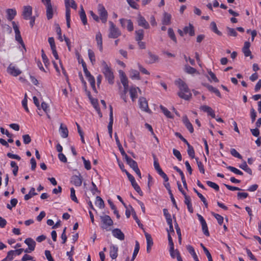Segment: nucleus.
<instances>
[{
	"mask_svg": "<svg viewBox=\"0 0 261 261\" xmlns=\"http://www.w3.org/2000/svg\"><path fill=\"white\" fill-rule=\"evenodd\" d=\"M175 84L179 89L177 93L178 96L185 100H189L192 97V93L186 83L181 79H178L175 81Z\"/></svg>",
	"mask_w": 261,
	"mask_h": 261,
	"instance_id": "obj_1",
	"label": "nucleus"
},
{
	"mask_svg": "<svg viewBox=\"0 0 261 261\" xmlns=\"http://www.w3.org/2000/svg\"><path fill=\"white\" fill-rule=\"evenodd\" d=\"M101 63L102 66V72L104 74L106 79L108 81L109 84H113L114 76L111 68L104 60L101 61Z\"/></svg>",
	"mask_w": 261,
	"mask_h": 261,
	"instance_id": "obj_2",
	"label": "nucleus"
},
{
	"mask_svg": "<svg viewBox=\"0 0 261 261\" xmlns=\"http://www.w3.org/2000/svg\"><path fill=\"white\" fill-rule=\"evenodd\" d=\"M110 24L108 37L110 38H117L121 35V32L116 25L111 21L109 22Z\"/></svg>",
	"mask_w": 261,
	"mask_h": 261,
	"instance_id": "obj_3",
	"label": "nucleus"
},
{
	"mask_svg": "<svg viewBox=\"0 0 261 261\" xmlns=\"http://www.w3.org/2000/svg\"><path fill=\"white\" fill-rule=\"evenodd\" d=\"M100 219L101 222V228L103 229L109 230V228L113 225V221L111 217L107 215L101 216Z\"/></svg>",
	"mask_w": 261,
	"mask_h": 261,
	"instance_id": "obj_4",
	"label": "nucleus"
},
{
	"mask_svg": "<svg viewBox=\"0 0 261 261\" xmlns=\"http://www.w3.org/2000/svg\"><path fill=\"white\" fill-rule=\"evenodd\" d=\"M97 12L100 17L99 19H100L102 23H105L107 21L108 12L102 4L98 5Z\"/></svg>",
	"mask_w": 261,
	"mask_h": 261,
	"instance_id": "obj_5",
	"label": "nucleus"
},
{
	"mask_svg": "<svg viewBox=\"0 0 261 261\" xmlns=\"http://www.w3.org/2000/svg\"><path fill=\"white\" fill-rule=\"evenodd\" d=\"M153 165L155 170L159 173V174L162 176V177L164 179L165 182L168 181L169 178L167 175L163 172L162 169L160 166L159 163L158 161V159H156L155 155H153Z\"/></svg>",
	"mask_w": 261,
	"mask_h": 261,
	"instance_id": "obj_6",
	"label": "nucleus"
},
{
	"mask_svg": "<svg viewBox=\"0 0 261 261\" xmlns=\"http://www.w3.org/2000/svg\"><path fill=\"white\" fill-rule=\"evenodd\" d=\"M12 23L15 34V40L21 44L23 48H25V45L21 36L18 27L15 21H12Z\"/></svg>",
	"mask_w": 261,
	"mask_h": 261,
	"instance_id": "obj_7",
	"label": "nucleus"
},
{
	"mask_svg": "<svg viewBox=\"0 0 261 261\" xmlns=\"http://www.w3.org/2000/svg\"><path fill=\"white\" fill-rule=\"evenodd\" d=\"M46 9V17L48 20L51 19L54 15V8L51 3V0L42 2Z\"/></svg>",
	"mask_w": 261,
	"mask_h": 261,
	"instance_id": "obj_8",
	"label": "nucleus"
},
{
	"mask_svg": "<svg viewBox=\"0 0 261 261\" xmlns=\"http://www.w3.org/2000/svg\"><path fill=\"white\" fill-rule=\"evenodd\" d=\"M7 70L8 73L14 76H17L21 73V71L12 63L9 65Z\"/></svg>",
	"mask_w": 261,
	"mask_h": 261,
	"instance_id": "obj_9",
	"label": "nucleus"
},
{
	"mask_svg": "<svg viewBox=\"0 0 261 261\" xmlns=\"http://www.w3.org/2000/svg\"><path fill=\"white\" fill-rule=\"evenodd\" d=\"M139 105L140 108L142 111L146 112H149L150 111L148 105V102L145 97H141L139 98Z\"/></svg>",
	"mask_w": 261,
	"mask_h": 261,
	"instance_id": "obj_10",
	"label": "nucleus"
},
{
	"mask_svg": "<svg viewBox=\"0 0 261 261\" xmlns=\"http://www.w3.org/2000/svg\"><path fill=\"white\" fill-rule=\"evenodd\" d=\"M32 7L31 6H24L23 7L22 16L25 20H29L32 14Z\"/></svg>",
	"mask_w": 261,
	"mask_h": 261,
	"instance_id": "obj_11",
	"label": "nucleus"
},
{
	"mask_svg": "<svg viewBox=\"0 0 261 261\" xmlns=\"http://www.w3.org/2000/svg\"><path fill=\"white\" fill-rule=\"evenodd\" d=\"M65 6L66 8V20L67 23V27L69 28L70 27V9H69V0H64Z\"/></svg>",
	"mask_w": 261,
	"mask_h": 261,
	"instance_id": "obj_12",
	"label": "nucleus"
},
{
	"mask_svg": "<svg viewBox=\"0 0 261 261\" xmlns=\"http://www.w3.org/2000/svg\"><path fill=\"white\" fill-rule=\"evenodd\" d=\"M137 22L138 25L140 27H143L145 29L149 28V24L148 22L146 20L145 18L140 14L138 16Z\"/></svg>",
	"mask_w": 261,
	"mask_h": 261,
	"instance_id": "obj_13",
	"label": "nucleus"
},
{
	"mask_svg": "<svg viewBox=\"0 0 261 261\" xmlns=\"http://www.w3.org/2000/svg\"><path fill=\"white\" fill-rule=\"evenodd\" d=\"M83 178L81 174L79 175H73L71 177V182L75 186L80 187L82 185Z\"/></svg>",
	"mask_w": 261,
	"mask_h": 261,
	"instance_id": "obj_14",
	"label": "nucleus"
},
{
	"mask_svg": "<svg viewBox=\"0 0 261 261\" xmlns=\"http://www.w3.org/2000/svg\"><path fill=\"white\" fill-rule=\"evenodd\" d=\"M138 92L141 94V91L138 87H131L129 89V93L132 100L134 101L138 97Z\"/></svg>",
	"mask_w": 261,
	"mask_h": 261,
	"instance_id": "obj_15",
	"label": "nucleus"
},
{
	"mask_svg": "<svg viewBox=\"0 0 261 261\" xmlns=\"http://www.w3.org/2000/svg\"><path fill=\"white\" fill-rule=\"evenodd\" d=\"M113 236L117 239L123 241L124 240L125 236L124 233L119 228H115L112 230Z\"/></svg>",
	"mask_w": 261,
	"mask_h": 261,
	"instance_id": "obj_16",
	"label": "nucleus"
},
{
	"mask_svg": "<svg viewBox=\"0 0 261 261\" xmlns=\"http://www.w3.org/2000/svg\"><path fill=\"white\" fill-rule=\"evenodd\" d=\"M145 236L147 241V252H150L151 247L153 245V240L150 234L147 232H145Z\"/></svg>",
	"mask_w": 261,
	"mask_h": 261,
	"instance_id": "obj_17",
	"label": "nucleus"
},
{
	"mask_svg": "<svg viewBox=\"0 0 261 261\" xmlns=\"http://www.w3.org/2000/svg\"><path fill=\"white\" fill-rule=\"evenodd\" d=\"M182 121L187 128L189 130L191 133H193L194 132V128L192 124L190 122L188 119L187 116L186 115L184 116L182 118Z\"/></svg>",
	"mask_w": 261,
	"mask_h": 261,
	"instance_id": "obj_18",
	"label": "nucleus"
},
{
	"mask_svg": "<svg viewBox=\"0 0 261 261\" xmlns=\"http://www.w3.org/2000/svg\"><path fill=\"white\" fill-rule=\"evenodd\" d=\"M118 248L115 245L110 247V255L112 259H116L118 256Z\"/></svg>",
	"mask_w": 261,
	"mask_h": 261,
	"instance_id": "obj_19",
	"label": "nucleus"
},
{
	"mask_svg": "<svg viewBox=\"0 0 261 261\" xmlns=\"http://www.w3.org/2000/svg\"><path fill=\"white\" fill-rule=\"evenodd\" d=\"M250 44L249 42L246 41L244 43V46L243 48V52L244 54L245 57L250 56V58L252 59L251 53L249 49Z\"/></svg>",
	"mask_w": 261,
	"mask_h": 261,
	"instance_id": "obj_20",
	"label": "nucleus"
},
{
	"mask_svg": "<svg viewBox=\"0 0 261 261\" xmlns=\"http://www.w3.org/2000/svg\"><path fill=\"white\" fill-rule=\"evenodd\" d=\"M24 243L28 246L30 251H34L36 246V242L31 238H27L25 240Z\"/></svg>",
	"mask_w": 261,
	"mask_h": 261,
	"instance_id": "obj_21",
	"label": "nucleus"
},
{
	"mask_svg": "<svg viewBox=\"0 0 261 261\" xmlns=\"http://www.w3.org/2000/svg\"><path fill=\"white\" fill-rule=\"evenodd\" d=\"M59 132L62 138H67L68 136V130L66 126L63 125L62 123L61 124Z\"/></svg>",
	"mask_w": 261,
	"mask_h": 261,
	"instance_id": "obj_22",
	"label": "nucleus"
},
{
	"mask_svg": "<svg viewBox=\"0 0 261 261\" xmlns=\"http://www.w3.org/2000/svg\"><path fill=\"white\" fill-rule=\"evenodd\" d=\"M171 15L165 12L163 15V18L162 19V24L163 25H169L171 23Z\"/></svg>",
	"mask_w": 261,
	"mask_h": 261,
	"instance_id": "obj_23",
	"label": "nucleus"
},
{
	"mask_svg": "<svg viewBox=\"0 0 261 261\" xmlns=\"http://www.w3.org/2000/svg\"><path fill=\"white\" fill-rule=\"evenodd\" d=\"M203 85L207 88V89L211 92L214 93L217 96L221 97V95L219 90L212 86L208 84H204Z\"/></svg>",
	"mask_w": 261,
	"mask_h": 261,
	"instance_id": "obj_24",
	"label": "nucleus"
},
{
	"mask_svg": "<svg viewBox=\"0 0 261 261\" xmlns=\"http://www.w3.org/2000/svg\"><path fill=\"white\" fill-rule=\"evenodd\" d=\"M185 203L187 205V207L188 209V211L190 213H193V208L192 207V203H191V198L188 195H185Z\"/></svg>",
	"mask_w": 261,
	"mask_h": 261,
	"instance_id": "obj_25",
	"label": "nucleus"
},
{
	"mask_svg": "<svg viewBox=\"0 0 261 261\" xmlns=\"http://www.w3.org/2000/svg\"><path fill=\"white\" fill-rule=\"evenodd\" d=\"M168 240L169 244L170 246V249H169L170 254L171 257H173V256H174L173 252H176V251H178V250H174V243L173 242L171 235L169 233H168Z\"/></svg>",
	"mask_w": 261,
	"mask_h": 261,
	"instance_id": "obj_26",
	"label": "nucleus"
},
{
	"mask_svg": "<svg viewBox=\"0 0 261 261\" xmlns=\"http://www.w3.org/2000/svg\"><path fill=\"white\" fill-rule=\"evenodd\" d=\"M7 14V19L11 21L16 15V11L13 9H8L6 11Z\"/></svg>",
	"mask_w": 261,
	"mask_h": 261,
	"instance_id": "obj_27",
	"label": "nucleus"
},
{
	"mask_svg": "<svg viewBox=\"0 0 261 261\" xmlns=\"http://www.w3.org/2000/svg\"><path fill=\"white\" fill-rule=\"evenodd\" d=\"M96 40L97 45L100 51L102 50V35L100 32H98L96 35Z\"/></svg>",
	"mask_w": 261,
	"mask_h": 261,
	"instance_id": "obj_28",
	"label": "nucleus"
},
{
	"mask_svg": "<svg viewBox=\"0 0 261 261\" xmlns=\"http://www.w3.org/2000/svg\"><path fill=\"white\" fill-rule=\"evenodd\" d=\"M184 32L185 34H189L191 36L195 35L194 27L191 24H190L189 26L184 28Z\"/></svg>",
	"mask_w": 261,
	"mask_h": 261,
	"instance_id": "obj_29",
	"label": "nucleus"
},
{
	"mask_svg": "<svg viewBox=\"0 0 261 261\" xmlns=\"http://www.w3.org/2000/svg\"><path fill=\"white\" fill-rule=\"evenodd\" d=\"M126 161L127 164L129 166L130 168H132L133 170L134 169H136V167H138V164L137 163L129 158V156L126 159H125Z\"/></svg>",
	"mask_w": 261,
	"mask_h": 261,
	"instance_id": "obj_30",
	"label": "nucleus"
},
{
	"mask_svg": "<svg viewBox=\"0 0 261 261\" xmlns=\"http://www.w3.org/2000/svg\"><path fill=\"white\" fill-rule=\"evenodd\" d=\"M135 39L137 41H141L144 38V31L142 29L136 31Z\"/></svg>",
	"mask_w": 261,
	"mask_h": 261,
	"instance_id": "obj_31",
	"label": "nucleus"
},
{
	"mask_svg": "<svg viewBox=\"0 0 261 261\" xmlns=\"http://www.w3.org/2000/svg\"><path fill=\"white\" fill-rule=\"evenodd\" d=\"M187 249L189 251V252L191 254V255L193 256L194 259L195 261H197L198 259V258L197 257V255H196V253L195 252L194 248L191 246V245H188L187 246Z\"/></svg>",
	"mask_w": 261,
	"mask_h": 261,
	"instance_id": "obj_32",
	"label": "nucleus"
},
{
	"mask_svg": "<svg viewBox=\"0 0 261 261\" xmlns=\"http://www.w3.org/2000/svg\"><path fill=\"white\" fill-rule=\"evenodd\" d=\"M23 251V249H16L15 250H11V251H9V252H12V253H11V255H10V260H13V259L14 258V256H15V255H20L22 252Z\"/></svg>",
	"mask_w": 261,
	"mask_h": 261,
	"instance_id": "obj_33",
	"label": "nucleus"
},
{
	"mask_svg": "<svg viewBox=\"0 0 261 261\" xmlns=\"http://www.w3.org/2000/svg\"><path fill=\"white\" fill-rule=\"evenodd\" d=\"M148 57L149 58V60L148 61L149 63L152 64L157 62L159 60L158 56L152 54L151 52L148 53Z\"/></svg>",
	"mask_w": 261,
	"mask_h": 261,
	"instance_id": "obj_34",
	"label": "nucleus"
},
{
	"mask_svg": "<svg viewBox=\"0 0 261 261\" xmlns=\"http://www.w3.org/2000/svg\"><path fill=\"white\" fill-rule=\"evenodd\" d=\"M160 108L161 110H162V111L163 112V113H164V114L167 117L169 118H173V115H171V112L167 108H166L165 107H164V106H163L162 105H161L160 106Z\"/></svg>",
	"mask_w": 261,
	"mask_h": 261,
	"instance_id": "obj_35",
	"label": "nucleus"
},
{
	"mask_svg": "<svg viewBox=\"0 0 261 261\" xmlns=\"http://www.w3.org/2000/svg\"><path fill=\"white\" fill-rule=\"evenodd\" d=\"M210 27H211V30L214 33H215L219 36L222 35V33L218 30L217 25H216V23L214 21H213L211 23Z\"/></svg>",
	"mask_w": 261,
	"mask_h": 261,
	"instance_id": "obj_36",
	"label": "nucleus"
},
{
	"mask_svg": "<svg viewBox=\"0 0 261 261\" xmlns=\"http://www.w3.org/2000/svg\"><path fill=\"white\" fill-rule=\"evenodd\" d=\"M239 167L240 168L244 170L249 174H252V170L249 167H248L245 161H244L241 165H240Z\"/></svg>",
	"mask_w": 261,
	"mask_h": 261,
	"instance_id": "obj_37",
	"label": "nucleus"
},
{
	"mask_svg": "<svg viewBox=\"0 0 261 261\" xmlns=\"http://www.w3.org/2000/svg\"><path fill=\"white\" fill-rule=\"evenodd\" d=\"M37 194V193L35 192V189L34 188H32L29 193V194H26L24 196V200H28L30 199L33 196L36 195Z\"/></svg>",
	"mask_w": 261,
	"mask_h": 261,
	"instance_id": "obj_38",
	"label": "nucleus"
},
{
	"mask_svg": "<svg viewBox=\"0 0 261 261\" xmlns=\"http://www.w3.org/2000/svg\"><path fill=\"white\" fill-rule=\"evenodd\" d=\"M88 57L92 65L95 63V57L94 53L90 49H88Z\"/></svg>",
	"mask_w": 261,
	"mask_h": 261,
	"instance_id": "obj_39",
	"label": "nucleus"
},
{
	"mask_svg": "<svg viewBox=\"0 0 261 261\" xmlns=\"http://www.w3.org/2000/svg\"><path fill=\"white\" fill-rule=\"evenodd\" d=\"M95 204L99 206V208H102L105 206V203L102 198L99 196H97L96 198Z\"/></svg>",
	"mask_w": 261,
	"mask_h": 261,
	"instance_id": "obj_40",
	"label": "nucleus"
},
{
	"mask_svg": "<svg viewBox=\"0 0 261 261\" xmlns=\"http://www.w3.org/2000/svg\"><path fill=\"white\" fill-rule=\"evenodd\" d=\"M185 71L189 74H194L197 72V70L195 68L188 65L185 66Z\"/></svg>",
	"mask_w": 261,
	"mask_h": 261,
	"instance_id": "obj_41",
	"label": "nucleus"
},
{
	"mask_svg": "<svg viewBox=\"0 0 261 261\" xmlns=\"http://www.w3.org/2000/svg\"><path fill=\"white\" fill-rule=\"evenodd\" d=\"M130 77L132 79L139 80V72L136 70H131L130 71Z\"/></svg>",
	"mask_w": 261,
	"mask_h": 261,
	"instance_id": "obj_42",
	"label": "nucleus"
},
{
	"mask_svg": "<svg viewBox=\"0 0 261 261\" xmlns=\"http://www.w3.org/2000/svg\"><path fill=\"white\" fill-rule=\"evenodd\" d=\"M188 146V155L192 158L193 159L195 158V151L193 147L190 145L189 143L187 145Z\"/></svg>",
	"mask_w": 261,
	"mask_h": 261,
	"instance_id": "obj_43",
	"label": "nucleus"
},
{
	"mask_svg": "<svg viewBox=\"0 0 261 261\" xmlns=\"http://www.w3.org/2000/svg\"><path fill=\"white\" fill-rule=\"evenodd\" d=\"M88 96H89V99H90L91 104L92 105L93 107L95 108V109L96 110L98 108H99V107H98L97 99L93 98L91 97L90 92H89V93H88Z\"/></svg>",
	"mask_w": 261,
	"mask_h": 261,
	"instance_id": "obj_44",
	"label": "nucleus"
},
{
	"mask_svg": "<svg viewBox=\"0 0 261 261\" xmlns=\"http://www.w3.org/2000/svg\"><path fill=\"white\" fill-rule=\"evenodd\" d=\"M130 207L131 210L132 211V215H133L134 219L135 220V221L137 223L138 225L140 227H142L143 226V225L142 224H141L140 221L139 219H138L134 209L133 208V207L132 206H130Z\"/></svg>",
	"mask_w": 261,
	"mask_h": 261,
	"instance_id": "obj_45",
	"label": "nucleus"
},
{
	"mask_svg": "<svg viewBox=\"0 0 261 261\" xmlns=\"http://www.w3.org/2000/svg\"><path fill=\"white\" fill-rule=\"evenodd\" d=\"M132 186L134 188V189L136 190V191L140 195L143 196V192L141 191L140 187L138 185V184L135 181L132 184Z\"/></svg>",
	"mask_w": 261,
	"mask_h": 261,
	"instance_id": "obj_46",
	"label": "nucleus"
},
{
	"mask_svg": "<svg viewBox=\"0 0 261 261\" xmlns=\"http://www.w3.org/2000/svg\"><path fill=\"white\" fill-rule=\"evenodd\" d=\"M168 34L169 37L175 42H177V40L175 37V35L172 29L169 28L168 30Z\"/></svg>",
	"mask_w": 261,
	"mask_h": 261,
	"instance_id": "obj_47",
	"label": "nucleus"
},
{
	"mask_svg": "<svg viewBox=\"0 0 261 261\" xmlns=\"http://www.w3.org/2000/svg\"><path fill=\"white\" fill-rule=\"evenodd\" d=\"M10 165H11V167L13 168V174L14 175V176H16L17 174L18 170V167L16 163L14 161H11Z\"/></svg>",
	"mask_w": 261,
	"mask_h": 261,
	"instance_id": "obj_48",
	"label": "nucleus"
},
{
	"mask_svg": "<svg viewBox=\"0 0 261 261\" xmlns=\"http://www.w3.org/2000/svg\"><path fill=\"white\" fill-rule=\"evenodd\" d=\"M212 214L217 219L218 223L219 225H222L223 222V218L221 215L216 214L214 212L212 213Z\"/></svg>",
	"mask_w": 261,
	"mask_h": 261,
	"instance_id": "obj_49",
	"label": "nucleus"
},
{
	"mask_svg": "<svg viewBox=\"0 0 261 261\" xmlns=\"http://www.w3.org/2000/svg\"><path fill=\"white\" fill-rule=\"evenodd\" d=\"M227 168L235 174L240 175H242L243 174V172L241 171L232 166H227Z\"/></svg>",
	"mask_w": 261,
	"mask_h": 261,
	"instance_id": "obj_50",
	"label": "nucleus"
},
{
	"mask_svg": "<svg viewBox=\"0 0 261 261\" xmlns=\"http://www.w3.org/2000/svg\"><path fill=\"white\" fill-rule=\"evenodd\" d=\"M163 213H164V215L166 219L167 222L168 223V222H172V220L171 215L168 213V211L166 208L163 209Z\"/></svg>",
	"mask_w": 261,
	"mask_h": 261,
	"instance_id": "obj_51",
	"label": "nucleus"
},
{
	"mask_svg": "<svg viewBox=\"0 0 261 261\" xmlns=\"http://www.w3.org/2000/svg\"><path fill=\"white\" fill-rule=\"evenodd\" d=\"M226 29L227 31L228 35L229 36L233 37H236L237 36L238 33L234 29L229 27H227Z\"/></svg>",
	"mask_w": 261,
	"mask_h": 261,
	"instance_id": "obj_52",
	"label": "nucleus"
},
{
	"mask_svg": "<svg viewBox=\"0 0 261 261\" xmlns=\"http://www.w3.org/2000/svg\"><path fill=\"white\" fill-rule=\"evenodd\" d=\"M70 197L71 199L76 203H78V200L75 196V191L73 188H70Z\"/></svg>",
	"mask_w": 261,
	"mask_h": 261,
	"instance_id": "obj_53",
	"label": "nucleus"
},
{
	"mask_svg": "<svg viewBox=\"0 0 261 261\" xmlns=\"http://www.w3.org/2000/svg\"><path fill=\"white\" fill-rule=\"evenodd\" d=\"M195 159H196L197 164V166H198V169H199L200 172L202 174H204L205 170H204V166H203L202 162L199 161L198 160V158H196Z\"/></svg>",
	"mask_w": 261,
	"mask_h": 261,
	"instance_id": "obj_54",
	"label": "nucleus"
},
{
	"mask_svg": "<svg viewBox=\"0 0 261 261\" xmlns=\"http://www.w3.org/2000/svg\"><path fill=\"white\" fill-rule=\"evenodd\" d=\"M113 118H110V121L108 126L109 134L111 138L112 137V128L113 124Z\"/></svg>",
	"mask_w": 261,
	"mask_h": 261,
	"instance_id": "obj_55",
	"label": "nucleus"
},
{
	"mask_svg": "<svg viewBox=\"0 0 261 261\" xmlns=\"http://www.w3.org/2000/svg\"><path fill=\"white\" fill-rule=\"evenodd\" d=\"M207 185L210 186V187L213 188L215 189L216 191H218L219 190V186L216 184V183L211 181H206Z\"/></svg>",
	"mask_w": 261,
	"mask_h": 261,
	"instance_id": "obj_56",
	"label": "nucleus"
},
{
	"mask_svg": "<svg viewBox=\"0 0 261 261\" xmlns=\"http://www.w3.org/2000/svg\"><path fill=\"white\" fill-rule=\"evenodd\" d=\"M201 225H202V231H203V233L206 236H210V233H209L207 225V224H206V222L203 223H202Z\"/></svg>",
	"mask_w": 261,
	"mask_h": 261,
	"instance_id": "obj_57",
	"label": "nucleus"
},
{
	"mask_svg": "<svg viewBox=\"0 0 261 261\" xmlns=\"http://www.w3.org/2000/svg\"><path fill=\"white\" fill-rule=\"evenodd\" d=\"M230 153L232 156L238 159H241L242 158V155L234 148L230 149Z\"/></svg>",
	"mask_w": 261,
	"mask_h": 261,
	"instance_id": "obj_58",
	"label": "nucleus"
},
{
	"mask_svg": "<svg viewBox=\"0 0 261 261\" xmlns=\"http://www.w3.org/2000/svg\"><path fill=\"white\" fill-rule=\"evenodd\" d=\"M27 94H25L24 95V97L23 98V99L22 100V105L23 106V107L24 108V109H25V110L27 112H29V108L28 107V106H27Z\"/></svg>",
	"mask_w": 261,
	"mask_h": 261,
	"instance_id": "obj_59",
	"label": "nucleus"
},
{
	"mask_svg": "<svg viewBox=\"0 0 261 261\" xmlns=\"http://www.w3.org/2000/svg\"><path fill=\"white\" fill-rule=\"evenodd\" d=\"M56 32L58 35V39L61 41H63V38L61 33V29L58 24H56Z\"/></svg>",
	"mask_w": 261,
	"mask_h": 261,
	"instance_id": "obj_60",
	"label": "nucleus"
},
{
	"mask_svg": "<svg viewBox=\"0 0 261 261\" xmlns=\"http://www.w3.org/2000/svg\"><path fill=\"white\" fill-rule=\"evenodd\" d=\"M23 143L25 144H29L31 142V139L29 135H24L22 136Z\"/></svg>",
	"mask_w": 261,
	"mask_h": 261,
	"instance_id": "obj_61",
	"label": "nucleus"
},
{
	"mask_svg": "<svg viewBox=\"0 0 261 261\" xmlns=\"http://www.w3.org/2000/svg\"><path fill=\"white\" fill-rule=\"evenodd\" d=\"M41 53H42L41 56H42L43 62H44L45 65L47 66V65L49 64L48 59L47 56H46V55L45 54L44 51L43 49H42Z\"/></svg>",
	"mask_w": 261,
	"mask_h": 261,
	"instance_id": "obj_62",
	"label": "nucleus"
},
{
	"mask_svg": "<svg viewBox=\"0 0 261 261\" xmlns=\"http://www.w3.org/2000/svg\"><path fill=\"white\" fill-rule=\"evenodd\" d=\"M173 153L177 158L179 161H181L182 156L180 154V152L178 150L173 149Z\"/></svg>",
	"mask_w": 261,
	"mask_h": 261,
	"instance_id": "obj_63",
	"label": "nucleus"
},
{
	"mask_svg": "<svg viewBox=\"0 0 261 261\" xmlns=\"http://www.w3.org/2000/svg\"><path fill=\"white\" fill-rule=\"evenodd\" d=\"M126 22H127V30L129 32L133 31L134 30V26H133V23L132 21H131V20H130V19L127 20Z\"/></svg>",
	"mask_w": 261,
	"mask_h": 261,
	"instance_id": "obj_64",
	"label": "nucleus"
}]
</instances>
